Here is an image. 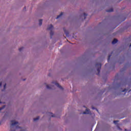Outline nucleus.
<instances>
[{
	"mask_svg": "<svg viewBox=\"0 0 131 131\" xmlns=\"http://www.w3.org/2000/svg\"><path fill=\"white\" fill-rule=\"evenodd\" d=\"M26 7H25L24 8V11H26Z\"/></svg>",
	"mask_w": 131,
	"mask_h": 131,
	"instance_id": "obj_22",
	"label": "nucleus"
},
{
	"mask_svg": "<svg viewBox=\"0 0 131 131\" xmlns=\"http://www.w3.org/2000/svg\"><path fill=\"white\" fill-rule=\"evenodd\" d=\"M117 41H118V40H117V39H114L113 41H112V44L115 45L117 42Z\"/></svg>",
	"mask_w": 131,
	"mask_h": 131,
	"instance_id": "obj_7",
	"label": "nucleus"
},
{
	"mask_svg": "<svg viewBox=\"0 0 131 131\" xmlns=\"http://www.w3.org/2000/svg\"><path fill=\"white\" fill-rule=\"evenodd\" d=\"M83 15H84V19H85L86 17L87 16V14H86L85 13H84Z\"/></svg>",
	"mask_w": 131,
	"mask_h": 131,
	"instance_id": "obj_15",
	"label": "nucleus"
},
{
	"mask_svg": "<svg viewBox=\"0 0 131 131\" xmlns=\"http://www.w3.org/2000/svg\"><path fill=\"white\" fill-rule=\"evenodd\" d=\"M96 67L97 68V71L98 72L97 75H99V74L100 73V70L101 68V64L100 63H96Z\"/></svg>",
	"mask_w": 131,
	"mask_h": 131,
	"instance_id": "obj_2",
	"label": "nucleus"
},
{
	"mask_svg": "<svg viewBox=\"0 0 131 131\" xmlns=\"http://www.w3.org/2000/svg\"><path fill=\"white\" fill-rule=\"evenodd\" d=\"M49 114L52 117H55V115L53 114L52 113H50Z\"/></svg>",
	"mask_w": 131,
	"mask_h": 131,
	"instance_id": "obj_12",
	"label": "nucleus"
},
{
	"mask_svg": "<svg viewBox=\"0 0 131 131\" xmlns=\"http://www.w3.org/2000/svg\"><path fill=\"white\" fill-rule=\"evenodd\" d=\"M2 85V82H1V83H0V87H1Z\"/></svg>",
	"mask_w": 131,
	"mask_h": 131,
	"instance_id": "obj_21",
	"label": "nucleus"
},
{
	"mask_svg": "<svg viewBox=\"0 0 131 131\" xmlns=\"http://www.w3.org/2000/svg\"><path fill=\"white\" fill-rule=\"evenodd\" d=\"M83 114H91L90 110L86 109L85 111L83 113Z\"/></svg>",
	"mask_w": 131,
	"mask_h": 131,
	"instance_id": "obj_6",
	"label": "nucleus"
},
{
	"mask_svg": "<svg viewBox=\"0 0 131 131\" xmlns=\"http://www.w3.org/2000/svg\"><path fill=\"white\" fill-rule=\"evenodd\" d=\"M38 22H39L38 25H39V26H41V25H42V19H39V20L38 21Z\"/></svg>",
	"mask_w": 131,
	"mask_h": 131,
	"instance_id": "obj_13",
	"label": "nucleus"
},
{
	"mask_svg": "<svg viewBox=\"0 0 131 131\" xmlns=\"http://www.w3.org/2000/svg\"><path fill=\"white\" fill-rule=\"evenodd\" d=\"M11 131H15V129L13 130L14 126H15L16 129L21 128V127H19V126L17 125V124H19L18 122L15 121V120H12L11 121Z\"/></svg>",
	"mask_w": 131,
	"mask_h": 131,
	"instance_id": "obj_1",
	"label": "nucleus"
},
{
	"mask_svg": "<svg viewBox=\"0 0 131 131\" xmlns=\"http://www.w3.org/2000/svg\"><path fill=\"white\" fill-rule=\"evenodd\" d=\"M128 90H127V89H124V90H123L122 91H121V92H126Z\"/></svg>",
	"mask_w": 131,
	"mask_h": 131,
	"instance_id": "obj_19",
	"label": "nucleus"
},
{
	"mask_svg": "<svg viewBox=\"0 0 131 131\" xmlns=\"http://www.w3.org/2000/svg\"><path fill=\"white\" fill-rule=\"evenodd\" d=\"M53 26L52 24H51L49 26H48V29H47V30H50V31H51L50 32V35H51V36H53V34H54L53 32L52 31V30H53Z\"/></svg>",
	"mask_w": 131,
	"mask_h": 131,
	"instance_id": "obj_3",
	"label": "nucleus"
},
{
	"mask_svg": "<svg viewBox=\"0 0 131 131\" xmlns=\"http://www.w3.org/2000/svg\"><path fill=\"white\" fill-rule=\"evenodd\" d=\"M130 91H131V90H129V92H130Z\"/></svg>",
	"mask_w": 131,
	"mask_h": 131,
	"instance_id": "obj_30",
	"label": "nucleus"
},
{
	"mask_svg": "<svg viewBox=\"0 0 131 131\" xmlns=\"http://www.w3.org/2000/svg\"><path fill=\"white\" fill-rule=\"evenodd\" d=\"M6 89V83H5L4 85V90H5Z\"/></svg>",
	"mask_w": 131,
	"mask_h": 131,
	"instance_id": "obj_18",
	"label": "nucleus"
},
{
	"mask_svg": "<svg viewBox=\"0 0 131 131\" xmlns=\"http://www.w3.org/2000/svg\"><path fill=\"white\" fill-rule=\"evenodd\" d=\"M52 83L55 84V85H56V86H57L60 89L63 90V88L61 85H60L57 82H52Z\"/></svg>",
	"mask_w": 131,
	"mask_h": 131,
	"instance_id": "obj_4",
	"label": "nucleus"
},
{
	"mask_svg": "<svg viewBox=\"0 0 131 131\" xmlns=\"http://www.w3.org/2000/svg\"><path fill=\"white\" fill-rule=\"evenodd\" d=\"M113 12V9L111 8L110 10H107L106 12Z\"/></svg>",
	"mask_w": 131,
	"mask_h": 131,
	"instance_id": "obj_9",
	"label": "nucleus"
},
{
	"mask_svg": "<svg viewBox=\"0 0 131 131\" xmlns=\"http://www.w3.org/2000/svg\"><path fill=\"white\" fill-rule=\"evenodd\" d=\"M39 119V117H37L35 118H34L33 121L34 122H36Z\"/></svg>",
	"mask_w": 131,
	"mask_h": 131,
	"instance_id": "obj_10",
	"label": "nucleus"
},
{
	"mask_svg": "<svg viewBox=\"0 0 131 131\" xmlns=\"http://www.w3.org/2000/svg\"><path fill=\"white\" fill-rule=\"evenodd\" d=\"M131 47V44L129 45V47Z\"/></svg>",
	"mask_w": 131,
	"mask_h": 131,
	"instance_id": "obj_27",
	"label": "nucleus"
},
{
	"mask_svg": "<svg viewBox=\"0 0 131 131\" xmlns=\"http://www.w3.org/2000/svg\"><path fill=\"white\" fill-rule=\"evenodd\" d=\"M2 103V102H1V101H0V104Z\"/></svg>",
	"mask_w": 131,
	"mask_h": 131,
	"instance_id": "obj_28",
	"label": "nucleus"
},
{
	"mask_svg": "<svg viewBox=\"0 0 131 131\" xmlns=\"http://www.w3.org/2000/svg\"><path fill=\"white\" fill-rule=\"evenodd\" d=\"M125 131H127V129H125Z\"/></svg>",
	"mask_w": 131,
	"mask_h": 131,
	"instance_id": "obj_26",
	"label": "nucleus"
},
{
	"mask_svg": "<svg viewBox=\"0 0 131 131\" xmlns=\"http://www.w3.org/2000/svg\"><path fill=\"white\" fill-rule=\"evenodd\" d=\"M5 107H6L5 105H4L2 107H0V111H2V110L4 109Z\"/></svg>",
	"mask_w": 131,
	"mask_h": 131,
	"instance_id": "obj_14",
	"label": "nucleus"
},
{
	"mask_svg": "<svg viewBox=\"0 0 131 131\" xmlns=\"http://www.w3.org/2000/svg\"><path fill=\"white\" fill-rule=\"evenodd\" d=\"M24 80V81H25V80H26V79H24V80Z\"/></svg>",
	"mask_w": 131,
	"mask_h": 131,
	"instance_id": "obj_24",
	"label": "nucleus"
},
{
	"mask_svg": "<svg viewBox=\"0 0 131 131\" xmlns=\"http://www.w3.org/2000/svg\"><path fill=\"white\" fill-rule=\"evenodd\" d=\"M63 15V12H60V14L56 17V19H57L61 17Z\"/></svg>",
	"mask_w": 131,
	"mask_h": 131,
	"instance_id": "obj_8",
	"label": "nucleus"
},
{
	"mask_svg": "<svg viewBox=\"0 0 131 131\" xmlns=\"http://www.w3.org/2000/svg\"><path fill=\"white\" fill-rule=\"evenodd\" d=\"M111 57V55H110L108 56V58H107V61H109L110 60Z\"/></svg>",
	"mask_w": 131,
	"mask_h": 131,
	"instance_id": "obj_17",
	"label": "nucleus"
},
{
	"mask_svg": "<svg viewBox=\"0 0 131 131\" xmlns=\"http://www.w3.org/2000/svg\"><path fill=\"white\" fill-rule=\"evenodd\" d=\"M92 108H93V110H95V107H92Z\"/></svg>",
	"mask_w": 131,
	"mask_h": 131,
	"instance_id": "obj_23",
	"label": "nucleus"
},
{
	"mask_svg": "<svg viewBox=\"0 0 131 131\" xmlns=\"http://www.w3.org/2000/svg\"><path fill=\"white\" fill-rule=\"evenodd\" d=\"M24 49V47H21V48H20L18 50L19 51V52H21L22 50H23Z\"/></svg>",
	"mask_w": 131,
	"mask_h": 131,
	"instance_id": "obj_16",
	"label": "nucleus"
},
{
	"mask_svg": "<svg viewBox=\"0 0 131 131\" xmlns=\"http://www.w3.org/2000/svg\"><path fill=\"white\" fill-rule=\"evenodd\" d=\"M63 31H64V33H65L66 36H69V31H68V30H66L65 28H63Z\"/></svg>",
	"mask_w": 131,
	"mask_h": 131,
	"instance_id": "obj_5",
	"label": "nucleus"
},
{
	"mask_svg": "<svg viewBox=\"0 0 131 131\" xmlns=\"http://www.w3.org/2000/svg\"><path fill=\"white\" fill-rule=\"evenodd\" d=\"M113 122H114V123H115V124H116L118 122V121H114Z\"/></svg>",
	"mask_w": 131,
	"mask_h": 131,
	"instance_id": "obj_20",
	"label": "nucleus"
},
{
	"mask_svg": "<svg viewBox=\"0 0 131 131\" xmlns=\"http://www.w3.org/2000/svg\"><path fill=\"white\" fill-rule=\"evenodd\" d=\"M83 107L86 108V107H85V106H83Z\"/></svg>",
	"mask_w": 131,
	"mask_h": 131,
	"instance_id": "obj_25",
	"label": "nucleus"
},
{
	"mask_svg": "<svg viewBox=\"0 0 131 131\" xmlns=\"http://www.w3.org/2000/svg\"><path fill=\"white\" fill-rule=\"evenodd\" d=\"M2 123V122H0V125H1V124Z\"/></svg>",
	"mask_w": 131,
	"mask_h": 131,
	"instance_id": "obj_29",
	"label": "nucleus"
},
{
	"mask_svg": "<svg viewBox=\"0 0 131 131\" xmlns=\"http://www.w3.org/2000/svg\"><path fill=\"white\" fill-rule=\"evenodd\" d=\"M46 88H47L48 89H49V90L52 89V86H50L49 85H47L46 86Z\"/></svg>",
	"mask_w": 131,
	"mask_h": 131,
	"instance_id": "obj_11",
	"label": "nucleus"
}]
</instances>
